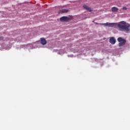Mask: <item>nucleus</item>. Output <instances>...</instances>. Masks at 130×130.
<instances>
[{"label":"nucleus","instance_id":"obj_1","mask_svg":"<svg viewBox=\"0 0 130 130\" xmlns=\"http://www.w3.org/2000/svg\"><path fill=\"white\" fill-rule=\"evenodd\" d=\"M130 24L125 21H121L117 23L116 28H118L120 31H129Z\"/></svg>","mask_w":130,"mask_h":130},{"label":"nucleus","instance_id":"obj_2","mask_svg":"<svg viewBox=\"0 0 130 130\" xmlns=\"http://www.w3.org/2000/svg\"><path fill=\"white\" fill-rule=\"evenodd\" d=\"M117 41L119 42L118 44L119 47H122V46H124L126 44V40L120 37L117 39Z\"/></svg>","mask_w":130,"mask_h":130},{"label":"nucleus","instance_id":"obj_3","mask_svg":"<svg viewBox=\"0 0 130 130\" xmlns=\"http://www.w3.org/2000/svg\"><path fill=\"white\" fill-rule=\"evenodd\" d=\"M117 23H109L107 22L105 23V26L107 27H114V28H116Z\"/></svg>","mask_w":130,"mask_h":130},{"label":"nucleus","instance_id":"obj_4","mask_svg":"<svg viewBox=\"0 0 130 130\" xmlns=\"http://www.w3.org/2000/svg\"><path fill=\"white\" fill-rule=\"evenodd\" d=\"M70 20V18L67 16H63L60 18L61 22H68Z\"/></svg>","mask_w":130,"mask_h":130},{"label":"nucleus","instance_id":"obj_5","mask_svg":"<svg viewBox=\"0 0 130 130\" xmlns=\"http://www.w3.org/2000/svg\"><path fill=\"white\" fill-rule=\"evenodd\" d=\"M109 42L111 44H115V42H116V41L115 40V39H114V37H112L109 40Z\"/></svg>","mask_w":130,"mask_h":130},{"label":"nucleus","instance_id":"obj_6","mask_svg":"<svg viewBox=\"0 0 130 130\" xmlns=\"http://www.w3.org/2000/svg\"><path fill=\"white\" fill-rule=\"evenodd\" d=\"M47 43V42L46 41V40L44 38H41V44H42V45H45Z\"/></svg>","mask_w":130,"mask_h":130},{"label":"nucleus","instance_id":"obj_7","mask_svg":"<svg viewBox=\"0 0 130 130\" xmlns=\"http://www.w3.org/2000/svg\"><path fill=\"white\" fill-rule=\"evenodd\" d=\"M83 7L85 10H86V11H88L89 12H92V10H91L89 6H87L86 5H83Z\"/></svg>","mask_w":130,"mask_h":130},{"label":"nucleus","instance_id":"obj_8","mask_svg":"<svg viewBox=\"0 0 130 130\" xmlns=\"http://www.w3.org/2000/svg\"><path fill=\"white\" fill-rule=\"evenodd\" d=\"M118 8L117 7H113L112 8V12L113 13L115 12H118Z\"/></svg>","mask_w":130,"mask_h":130},{"label":"nucleus","instance_id":"obj_9","mask_svg":"<svg viewBox=\"0 0 130 130\" xmlns=\"http://www.w3.org/2000/svg\"><path fill=\"white\" fill-rule=\"evenodd\" d=\"M59 13L62 14V13H68V10L67 9H62L59 11Z\"/></svg>","mask_w":130,"mask_h":130},{"label":"nucleus","instance_id":"obj_10","mask_svg":"<svg viewBox=\"0 0 130 130\" xmlns=\"http://www.w3.org/2000/svg\"><path fill=\"white\" fill-rule=\"evenodd\" d=\"M127 9V8H126V7H123L122 8V10H123L124 11H126Z\"/></svg>","mask_w":130,"mask_h":130},{"label":"nucleus","instance_id":"obj_11","mask_svg":"<svg viewBox=\"0 0 130 130\" xmlns=\"http://www.w3.org/2000/svg\"><path fill=\"white\" fill-rule=\"evenodd\" d=\"M97 24V25H105V23H96Z\"/></svg>","mask_w":130,"mask_h":130},{"label":"nucleus","instance_id":"obj_12","mask_svg":"<svg viewBox=\"0 0 130 130\" xmlns=\"http://www.w3.org/2000/svg\"><path fill=\"white\" fill-rule=\"evenodd\" d=\"M0 40H4V37H0Z\"/></svg>","mask_w":130,"mask_h":130}]
</instances>
